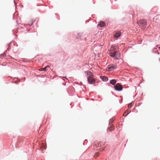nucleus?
<instances>
[{"mask_svg": "<svg viewBox=\"0 0 160 160\" xmlns=\"http://www.w3.org/2000/svg\"><path fill=\"white\" fill-rule=\"evenodd\" d=\"M114 45L112 46L109 52V54L111 57H114L115 59H119L120 58V54L118 51H114L116 49Z\"/></svg>", "mask_w": 160, "mask_h": 160, "instance_id": "f257e3e1", "label": "nucleus"}, {"mask_svg": "<svg viewBox=\"0 0 160 160\" xmlns=\"http://www.w3.org/2000/svg\"><path fill=\"white\" fill-rule=\"evenodd\" d=\"M115 88L117 91H121L122 90V87L120 83H118L115 86Z\"/></svg>", "mask_w": 160, "mask_h": 160, "instance_id": "f03ea898", "label": "nucleus"}, {"mask_svg": "<svg viewBox=\"0 0 160 160\" xmlns=\"http://www.w3.org/2000/svg\"><path fill=\"white\" fill-rule=\"evenodd\" d=\"M117 68V66L113 65H109L107 67V70L108 71L113 70Z\"/></svg>", "mask_w": 160, "mask_h": 160, "instance_id": "7ed1b4c3", "label": "nucleus"}, {"mask_svg": "<svg viewBox=\"0 0 160 160\" xmlns=\"http://www.w3.org/2000/svg\"><path fill=\"white\" fill-rule=\"evenodd\" d=\"M139 23L142 27H143L146 25L147 21L145 19L141 20L139 21Z\"/></svg>", "mask_w": 160, "mask_h": 160, "instance_id": "20e7f679", "label": "nucleus"}, {"mask_svg": "<svg viewBox=\"0 0 160 160\" xmlns=\"http://www.w3.org/2000/svg\"><path fill=\"white\" fill-rule=\"evenodd\" d=\"M88 82L89 84H93L95 83V80L93 78V77L88 78Z\"/></svg>", "mask_w": 160, "mask_h": 160, "instance_id": "39448f33", "label": "nucleus"}, {"mask_svg": "<svg viewBox=\"0 0 160 160\" xmlns=\"http://www.w3.org/2000/svg\"><path fill=\"white\" fill-rule=\"evenodd\" d=\"M86 73L87 74V77L88 78L93 77L92 74L91 72L88 71L86 72Z\"/></svg>", "mask_w": 160, "mask_h": 160, "instance_id": "423d86ee", "label": "nucleus"}, {"mask_svg": "<svg viewBox=\"0 0 160 160\" xmlns=\"http://www.w3.org/2000/svg\"><path fill=\"white\" fill-rule=\"evenodd\" d=\"M105 25V23L103 21H100L98 24V25L101 27H104Z\"/></svg>", "mask_w": 160, "mask_h": 160, "instance_id": "0eeeda50", "label": "nucleus"}, {"mask_svg": "<svg viewBox=\"0 0 160 160\" xmlns=\"http://www.w3.org/2000/svg\"><path fill=\"white\" fill-rule=\"evenodd\" d=\"M121 35V33L120 32L118 31L116 32L114 35V36L115 38H118L120 37Z\"/></svg>", "mask_w": 160, "mask_h": 160, "instance_id": "6e6552de", "label": "nucleus"}, {"mask_svg": "<svg viewBox=\"0 0 160 160\" xmlns=\"http://www.w3.org/2000/svg\"><path fill=\"white\" fill-rule=\"evenodd\" d=\"M100 78L103 81H107L108 80V78L104 76H100Z\"/></svg>", "mask_w": 160, "mask_h": 160, "instance_id": "1a4fd4ad", "label": "nucleus"}, {"mask_svg": "<svg viewBox=\"0 0 160 160\" xmlns=\"http://www.w3.org/2000/svg\"><path fill=\"white\" fill-rule=\"evenodd\" d=\"M49 66H47L45 67L44 68H41L39 69V70L40 71H46L48 68H49Z\"/></svg>", "mask_w": 160, "mask_h": 160, "instance_id": "9d476101", "label": "nucleus"}, {"mask_svg": "<svg viewBox=\"0 0 160 160\" xmlns=\"http://www.w3.org/2000/svg\"><path fill=\"white\" fill-rule=\"evenodd\" d=\"M101 143H98V142H95L94 143V146L97 147H101Z\"/></svg>", "mask_w": 160, "mask_h": 160, "instance_id": "9b49d317", "label": "nucleus"}, {"mask_svg": "<svg viewBox=\"0 0 160 160\" xmlns=\"http://www.w3.org/2000/svg\"><path fill=\"white\" fill-rule=\"evenodd\" d=\"M116 82V81L115 79H112L110 81V83L111 84L114 85H115Z\"/></svg>", "mask_w": 160, "mask_h": 160, "instance_id": "f8f14e48", "label": "nucleus"}, {"mask_svg": "<svg viewBox=\"0 0 160 160\" xmlns=\"http://www.w3.org/2000/svg\"><path fill=\"white\" fill-rule=\"evenodd\" d=\"M114 129V126L113 125H111L108 128V130L109 131H111L112 130H113Z\"/></svg>", "mask_w": 160, "mask_h": 160, "instance_id": "ddd939ff", "label": "nucleus"}, {"mask_svg": "<svg viewBox=\"0 0 160 160\" xmlns=\"http://www.w3.org/2000/svg\"><path fill=\"white\" fill-rule=\"evenodd\" d=\"M133 104L132 102L130 103L128 105V108H131Z\"/></svg>", "mask_w": 160, "mask_h": 160, "instance_id": "4468645a", "label": "nucleus"}, {"mask_svg": "<svg viewBox=\"0 0 160 160\" xmlns=\"http://www.w3.org/2000/svg\"><path fill=\"white\" fill-rule=\"evenodd\" d=\"M99 153L98 152H97V153H96L94 155V157L95 158H96L97 157H98V156L99 155Z\"/></svg>", "mask_w": 160, "mask_h": 160, "instance_id": "2eb2a0df", "label": "nucleus"}, {"mask_svg": "<svg viewBox=\"0 0 160 160\" xmlns=\"http://www.w3.org/2000/svg\"><path fill=\"white\" fill-rule=\"evenodd\" d=\"M33 23V22L32 21H31L30 23L28 24L29 26H31Z\"/></svg>", "mask_w": 160, "mask_h": 160, "instance_id": "dca6fc26", "label": "nucleus"}, {"mask_svg": "<svg viewBox=\"0 0 160 160\" xmlns=\"http://www.w3.org/2000/svg\"><path fill=\"white\" fill-rule=\"evenodd\" d=\"M126 112H127V114H128L130 112V110H127Z\"/></svg>", "mask_w": 160, "mask_h": 160, "instance_id": "f3484780", "label": "nucleus"}, {"mask_svg": "<svg viewBox=\"0 0 160 160\" xmlns=\"http://www.w3.org/2000/svg\"><path fill=\"white\" fill-rule=\"evenodd\" d=\"M126 112H125L123 114V115L124 116H127V115H128V114H125Z\"/></svg>", "mask_w": 160, "mask_h": 160, "instance_id": "a211bd4d", "label": "nucleus"}, {"mask_svg": "<svg viewBox=\"0 0 160 160\" xmlns=\"http://www.w3.org/2000/svg\"><path fill=\"white\" fill-rule=\"evenodd\" d=\"M158 48H159V49H160V47H158Z\"/></svg>", "mask_w": 160, "mask_h": 160, "instance_id": "6ab92c4d", "label": "nucleus"}, {"mask_svg": "<svg viewBox=\"0 0 160 160\" xmlns=\"http://www.w3.org/2000/svg\"><path fill=\"white\" fill-rule=\"evenodd\" d=\"M159 61L160 62V58H159Z\"/></svg>", "mask_w": 160, "mask_h": 160, "instance_id": "aec40b11", "label": "nucleus"}]
</instances>
